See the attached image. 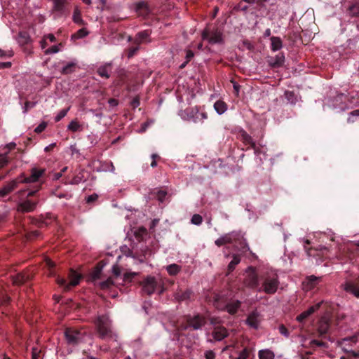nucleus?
Returning <instances> with one entry per match:
<instances>
[{
    "instance_id": "obj_28",
    "label": "nucleus",
    "mask_w": 359,
    "mask_h": 359,
    "mask_svg": "<svg viewBox=\"0 0 359 359\" xmlns=\"http://www.w3.org/2000/svg\"><path fill=\"white\" fill-rule=\"evenodd\" d=\"M192 295V292L190 290H187L184 292H178L175 294V299L178 301H187L190 299Z\"/></svg>"
},
{
    "instance_id": "obj_16",
    "label": "nucleus",
    "mask_w": 359,
    "mask_h": 359,
    "mask_svg": "<svg viewBox=\"0 0 359 359\" xmlns=\"http://www.w3.org/2000/svg\"><path fill=\"white\" fill-rule=\"evenodd\" d=\"M342 288L347 292L352 294L354 297L359 298V284L354 282H346Z\"/></svg>"
},
{
    "instance_id": "obj_52",
    "label": "nucleus",
    "mask_w": 359,
    "mask_h": 359,
    "mask_svg": "<svg viewBox=\"0 0 359 359\" xmlns=\"http://www.w3.org/2000/svg\"><path fill=\"white\" fill-rule=\"evenodd\" d=\"M309 316L307 314V313L306 311H304L302 312L301 314H299L297 317V320L299 321V322H302L304 320H305L306 318H307Z\"/></svg>"
},
{
    "instance_id": "obj_40",
    "label": "nucleus",
    "mask_w": 359,
    "mask_h": 359,
    "mask_svg": "<svg viewBox=\"0 0 359 359\" xmlns=\"http://www.w3.org/2000/svg\"><path fill=\"white\" fill-rule=\"evenodd\" d=\"M359 116V109L352 111L349 113L347 118L348 123H353L355 121V117Z\"/></svg>"
},
{
    "instance_id": "obj_63",
    "label": "nucleus",
    "mask_w": 359,
    "mask_h": 359,
    "mask_svg": "<svg viewBox=\"0 0 359 359\" xmlns=\"http://www.w3.org/2000/svg\"><path fill=\"white\" fill-rule=\"evenodd\" d=\"M100 271H101V269H96L93 273V278L94 279H96V278H99V276H100Z\"/></svg>"
},
{
    "instance_id": "obj_21",
    "label": "nucleus",
    "mask_w": 359,
    "mask_h": 359,
    "mask_svg": "<svg viewBox=\"0 0 359 359\" xmlns=\"http://www.w3.org/2000/svg\"><path fill=\"white\" fill-rule=\"evenodd\" d=\"M67 128L73 133L81 132L83 130V125L80 123L76 119H74L70 121Z\"/></svg>"
},
{
    "instance_id": "obj_6",
    "label": "nucleus",
    "mask_w": 359,
    "mask_h": 359,
    "mask_svg": "<svg viewBox=\"0 0 359 359\" xmlns=\"http://www.w3.org/2000/svg\"><path fill=\"white\" fill-rule=\"evenodd\" d=\"M241 238H243V235L240 231H232L221 236L215 241V243L217 246L221 247L226 244L235 243Z\"/></svg>"
},
{
    "instance_id": "obj_4",
    "label": "nucleus",
    "mask_w": 359,
    "mask_h": 359,
    "mask_svg": "<svg viewBox=\"0 0 359 359\" xmlns=\"http://www.w3.org/2000/svg\"><path fill=\"white\" fill-rule=\"evenodd\" d=\"M203 40H206L210 44L222 43V33L217 28H205L201 34Z\"/></svg>"
},
{
    "instance_id": "obj_38",
    "label": "nucleus",
    "mask_w": 359,
    "mask_h": 359,
    "mask_svg": "<svg viewBox=\"0 0 359 359\" xmlns=\"http://www.w3.org/2000/svg\"><path fill=\"white\" fill-rule=\"evenodd\" d=\"M202 222H203V218L198 214H194L192 216L191 219V224H193L194 225H197V226L201 224Z\"/></svg>"
},
{
    "instance_id": "obj_47",
    "label": "nucleus",
    "mask_w": 359,
    "mask_h": 359,
    "mask_svg": "<svg viewBox=\"0 0 359 359\" xmlns=\"http://www.w3.org/2000/svg\"><path fill=\"white\" fill-rule=\"evenodd\" d=\"M13 55V53L12 50H9L8 52H6L0 48V57H11Z\"/></svg>"
},
{
    "instance_id": "obj_13",
    "label": "nucleus",
    "mask_w": 359,
    "mask_h": 359,
    "mask_svg": "<svg viewBox=\"0 0 359 359\" xmlns=\"http://www.w3.org/2000/svg\"><path fill=\"white\" fill-rule=\"evenodd\" d=\"M36 205L37 202L27 199L18 203L17 210L21 212H30L36 209Z\"/></svg>"
},
{
    "instance_id": "obj_45",
    "label": "nucleus",
    "mask_w": 359,
    "mask_h": 359,
    "mask_svg": "<svg viewBox=\"0 0 359 359\" xmlns=\"http://www.w3.org/2000/svg\"><path fill=\"white\" fill-rule=\"evenodd\" d=\"M113 284H114V282H113L112 279L109 278L107 280H106L105 281L101 282L100 287L102 289H105V288L109 287Z\"/></svg>"
},
{
    "instance_id": "obj_61",
    "label": "nucleus",
    "mask_w": 359,
    "mask_h": 359,
    "mask_svg": "<svg viewBox=\"0 0 359 359\" xmlns=\"http://www.w3.org/2000/svg\"><path fill=\"white\" fill-rule=\"evenodd\" d=\"M194 54L192 50H188L186 53V58L187 60V62L189 61L193 57Z\"/></svg>"
},
{
    "instance_id": "obj_17",
    "label": "nucleus",
    "mask_w": 359,
    "mask_h": 359,
    "mask_svg": "<svg viewBox=\"0 0 359 359\" xmlns=\"http://www.w3.org/2000/svg\"><path fill=\"white\" fill-rule=\"evenodd\" d=\"M320 277H317L313 275L306 278L305 281L303 282L304 289L306 290H311L313 289L319 283Z\"/></svg>"
},
{
    "instance_id": "obj_31",
    "label": "nucleus",
    "mask_w": 359,
    "mask_h": 359,
    "mask_svg": "<svg viewBox=\"0 0 359 359\" xmlns=\"http://www.w3.org/2000/svg\"><path fill=\"white\" fill-rule=\"evenodd\" d=\"M166 270L170 275L175 276L180 271L181 266L176 264H172L167 266Z\"/></svg>"
},
{
    "instance_id": "obj_22",
    "label": "nucleus",
    "mask_w": 359,
    "mask_h": 359,
    "mask_svg": "<svg viewBox=\"0 0 359 359\" xmlns=\"http://www.w3.org/2000/svg\"><path fill=\"white\" fill-rule=\"evenodd\" d=\"M77 62L76 60L67 62L62 69L61 73L62 74H69L75 72Z\"/></svg>"
},
{
    "instance_id": "obj_64",
    "label": "nucleus",
    "mask_w": 359,
    "mask_h": 359,
    "mask_svg": "<svg viewBox=\"0 0 359 359\" xmlns=\"http://www.w3.org/2000/svg\"><path fill=\"white\" fill-rule=\"evenodd\" d=\"M108 103H109V104L110 106H111V107H116V106H117V105H118V102L117 100H116V99H113V98H112V99L109 100Z\"/></svg>"
},
{
    "instance_id": "obj_53",
    "label": "nucleus",
    "mask_w": 359,
    "mask_h": 359,
    "mask_svg": "<svg viewBox=\"0 0 359 359\" xmlns=\"http://www.w3.org/2000/svg\"><path fill=\"white\" fill-rule=\"evenodd\" d=\"M35 104V102H26L24 107V113H27V110L30 108L34 107Z\"/></svg>"
},
{
    "instance_id": "obj_2",
    "label": "nucleus",
    "mask_w": 359,
    "mask_h": 359,
    "mask_svg": "<svg viewBox=\"0 0 359 359\" xmlns=\"http://www.w3.org/2000/svg\"><path fill=\"white\" fill-rule=\"evenodd\" d=\"M178 114L182 120L195 123H202L208 118L207 113L197 106L180 110Z\"/></svg>"
},
{
    "instance_id": "obj_58",
    "label": "nucleus",
    "mask_w": 359,
    "mask_h": 359,
    "mask_svg": "<svg viewBox=\"0 0 359 359\" xmlns=\"http://www.w3.org/2000/svg\"><path fill=\"white\" fill-rule=\"evenodd\" d=\"M46 265L49 268L52 269L55 266V264L53 261H51L50 259L46 258L45 259Z\"/></svg>"
},
{
    "instance_id": "obj_10",
    "label": "nucleus",
    "mask_w": 359,
    "mask_h": 359,
    "mask_svg": "<svg viewBox=\"0 0 359 359\" xmlns=\"http://www.w3.org/2000/svg\"><path fill=\"white\" fill-rule=\"evenodd\" d=\"M158 285L156 278L152 276L147 277L142 283L143 291L149 295L155 292Z\"/></svg>"
},
{
    "instance_id": "obj_19",
    "label": "nucleus",
    "mask_w": 359,
    "mask_h": 359,
    "mask_svg": "<svg viewBox=\"0 0 359 359\" xmlns=\"http://www.w3.org/2000/svg\"><path fill=\"white\" fill-rule=\"evenodd\" d=\"M285 61V56L283 53H279L274 57H270L268 62L272 67H279L282 66Z\"/></svg>"
},
{
    "instance_id": "obj_59",
    "label": "nucleus",
    "mask_w": 359,
    "mask_h": 359,
    "mask_svg": "<svg viewBox=\"0 0 359 359\" xmlns=\"http://www.w3.org/2000/svg\"><path fill=\"white\" fill-rule=\"evenodd\" d=\"M46 39H48L50 42H55L56 41L55 36L53 34H48L44 35Z\"/></svg>"
},
{
    "instance_id": "obj_14",
    "label": "nucleus",
    "mask_w": 359,
    "mask_h": 359,
    "mask_svg": "<svg viewBox=\"0 0 359 359\" xmlns=\"http://www.w3.org/2000/svg\"><path fill=\"white\" fill-rule=\"evenodd\" d=\"M20 183H21V182L20 180V177H18L10 181L7 184L0 189V196L4 197L7 196L9 193L17 188Z\"/></svg>"
},
{
    "instance_id": "obj_9",
    "label": "nucleus",
    "mask_w": 359,
    "mask_h": 359,
    "mask_svg": "<svg viewBox=\"0 0 359 359\" xmlns=\"http://www.w3.org/2000/svg\"><path fill=\"white\" fill-rule=\"evenodd\" d=\"M30 172L31 175L29 177H25L24 174H22L18 177H20L21 183L27 184L37 182L39 180V178L43 175L45 170L33 168L31 169Z\"/></svg>"
},
{
    "instance_id": "obj_42",
    "label": "nucleus",
    "mask_w": 359,
    "mask_h": 359,
    "mask_svg": "<svg viewBox=\"0 0 359 359\" xmlns=\"http://www.w3.org/2000/svg\"><path fill=\"white\" fill-rule=\"evenodd\" d=\"M322 304V302L317 303L316 304L309 307L306 311H305L309 316L311 315L313 313L316 311Z\"/></svg>"
},
{
    "instance_id": "obj_35",
    "label": "nucleus",
    "mask_w": 359,
    "mask_h": 359,
    "mask_svg": "<svg viewBox=\"0 0 359 359\" xmlns=\"http://www.w3.org/2000/svg\"><path fill=\"white\" fill-rule=\"evenodd\" d=\"M70 109V107L60 110L57 114L55 116V121L58 122L62 120L65 116H67L68 111Z\"/></svg>"
},
{
    "instance_id": "obj_5",
    "label": "nucleus",
    "mask_w": 359,
    "mask_h": 359,
    "mask_svg": "<svg viewBox=\"0 0 359 359\" xmlns=\"http://www.w3.org/2000/svg\"><path fill=\"white\" fill-rule=\"evenodd\" d=\"M243 283L250 288L258 289L259 287V276L255 267L249 266L245 269Z\"/></svg>"
},
{
    "instance_id": "obj_26",
    "label": "nucleus",
    "mask_w": 359,
    "mask_h": 359,
    "mask_svg": "<svg viewBox=\"0 0 359 359\" xmlns=\"http://www.w3.org/2000/svg\"><path fill=\"white\" fill-rule=\"evenodd\" d=\"M111 71V65L107 64L101 66L97 69V74L101 76L106 79L109 78V72Z\"/></svg>"
},
{
    "instance_id": "obj_33",
    "label": "nucleus",
    "mask_w": 359,
    "mask_h": 359,
    "mask_svg": "<svg viewBox=\"0 0 359 359\" xmlns=\"http://www.w3.org/2000/svg\"><path fill=\"white\" fill-rule=\"evenodd\" d=\"M240 262H241L240 257L237 255H233L232 260L230 262V263L228 265L229 271H232L233 270H234L236 266L238 265L240 263Z\"/></svg>"
},
{
    "instance_id": "obj_39",
    "label": "nucleus",
    "mask_w": 359,
    "mask_h": 359,
    "mask_svg": "<svg viewBox=\"0 0 359 359\" xmlns=\"http://www.w3.org/2000/svg\"><path fill=\"white\" fill-rule=\"evenodd\" d=\"M250 355V350L248 348H244L239 352L236 359H248Z\"/></svg>"
},
{
    "instance_id": "obj_29",
    "label": "nucleus",
    "mask_w": 359,
    "mask_h": 359,
    "mask_svg": "<svg viewBox=\"0 0 359 359\" xmlns=\"http://www.w3.org/2000/svg\"><path fill=\"white\" fill-rule=\"evenodd\" d=\"M29 278V277L28 275H25L24 273H18L13 277V283L15 285H20L28 280Z\"/></svg>"
},
{
    "instance_id": "obj_11",
    "label": "nucleus",
    "mask_w": 359,
    "mask_h": 359,
    "mask_svg": "<svg viewBox=\"0 0 359 359\" xmlns=\"http://www.w3.org/2000/svg\"><path fill=\"white\" fill-rule=\"evenodd\" d=\"M261 321V315L257 311H254L248 315L245 323L249 327L257 330L259 328Z\"/></svg>"
},
{
    "instance_id": "obj_50",
    "label": "nucleus",
    "mask_w": 359,
    "mask_h": 359,
    "mask_svg": "<svg viewBox=\"0 0 359 359\" xmlns=\"http://www.w3.org/2000/svg\"><path fill=\"white\" fill-rule=\"evenodd\" d=\"M137 275V273H135V272L126 273L124 274V280L125 281H130L131 279Z\"/></svg>"
},
{
    "instance_id": "obj_27",
    "label": "nucleus",
    "mask_w": 359,
    "mask_h": 359,
    "mask_svg": "<svg viewBox=\"0 0 359 359\" xmlns=\"http://www.w3.org/2000/svg\"><path fill=\"white\" fill-rule=\"evenodd\" d=\"M330 325L327 318H323L320 320L318 332L320 334H326L329 330Z\"/></svg>"
},
{
    "instance_id": "obj_46",
    "label": "nucleus",
    "mask_w": 359,
    "mask_h": 359,
    "mask_svg": "<svg viewBox=\"0 0 359 359\" xmlns=\"http://www.w3.org/2000/svg\"><path fill=\"white\" fill-rule=\"evenodd\" d=\"M47 127V123L46 122H42L35 129H34V131L36 133H40L41 132H43L46 128Z\"/></svg>"
},
{
    "instance_id": "obj_37",
    "label": "nucleus",
    "mask_w": 359,
    "mask_h": 359,
    "mask_svg": "<svg viewBox=\"0 0 359 359\" xmlns=\"http://www.w3.org/2000/svg\"><path fill=\"white\" fill-rule=\"evenodd\" d=\"M73 20L75 23L83 25V20L81 18V13L78 9H75L73 14Z\"/></svg>"
},
{
    "instance_id": "obj_25",
    "label": "nucleus",
    "mask_w": 359,
    "mask_h": 359,
    "mask_svg": "<svg viewBox=\"0 0 359 359\" xmlns=\"http://www.w3.org/2000/svg\"><path fill=\"white\" fill-rule=\"evenodd\" d=\"M271 48L273 51H278L282 48V41L279 37L272 36L271 38Z\"/></svg>"
},
{
    "instance_id": "obj_44",
    "label": "nucleus",
    "mask_w": 359,
    "mask_h": 359,
    "mask_svg": "<svg viewBox=\"0 0 359 359\" xmlns=\"http://www.w3.org/2000/svg\"><path fill=\"white\" fill-rule=\"evenodd\" d=\"M167 195V192L165 191H163V190H158L157 192H156V198L157 199L161 202H163L165 198V196Z\"/></svg>"
},
{
    "instance_id": "obj_43",
    "label": "nucleus",
    "mask_w": 359,
    "mask_h": 359,
    "mask_svg": "<svg viewBox=\"0 0 359 359\" xmlns=\"http://www.w3.org/2000/svg\"><path fill=\"white\" fill-rule=\"evenodd\" d=\"M7 154L8 152L4 154H0V168H2L7 165L8 162Z\"/></svg>"
},
{
    "instance_id": "obj_30",
    "label": "nucleus",
    "mask_w": 359,
    "mask_h": 359,
    "mask_svg": "<svg viewBox=\"0 0 359 359\" xmlns=\"http://www.w3.org/2000/svg\"><path fill=\"white\" fill-rule=\"evenodd\" d=\"M89 34L88 31L86 28H81L79 29L76 33L72 35V39L76 40L82 39Z\"/></svg>"
},
{
    "instance_id": "obj_55",
    "label": "nucleus",
    "mask_w": 359,
    "mask_h": 359,
    "mask_svg": "<svg viewBox=\"0 0 359 359\" xmlns=\"http://www.w3.org/2000/svg\"><path fill=\"white\" fill-rule=\"evenodd\" d=\"M350 11L353 12V14L357 15L359 14V6L357 5H353L350 7Z\"/></svg>"
},
{
    "instance_id": "obj_57",
    "label": "nucleus",
    "mask_w": 359,
    "mask_h": 359,
    "mask_svg": "<svg viewBox=\"0 0 359 359\" xmlns=\"http://www.w3.org/2000/svg\"><path fill=\"white\" fill-rule=\"evenodd\" d=\"M19 36L23 39L25 43H27L29 40V36L26 32H20Z\"/></svg>"
},
{
    "instance_id": "obj_56",
    "label": "nucleus",
    "mask_w": 359,
    "mask_h": 359,
    "mask_svg": "<svg viewBox=\"0 0 359 359\" xmlns=\"http://www.w3.org/2000/svg\"><path fill=\"white\" fill-rule=\"evenodd\" d=\"M133 108H137L140 105V100L138 97L134 98L130 103Z\"/></svg>"
},
{
    "instance_id": "obj_18",
    "label": "nucleus",
    "mask_w": 359,
    "mask_h": 359,
    "mask_svg": "<svg viewBox=\"0 0 359 359\" xmlns=\"http://www.w3.org/2000/svg\"><path fill=\"white\" fill-rule=\"evenodd\" d=\"M205 319L199 315L195 316L189 320L188 327H192L194 330H199L205 324Z\"/></svg>"
},
{
    "instance_id": "obj_20",
    "label": "nucleus",
    "mask_w": 359,
    "mask_h": 359,
    "mask_svg": "<svg viewBox=\"0 0 359 359\" xmlns=\"http://www.w3.org/2000/svg\"><path fill=\"white\" fill-rule=\"evenodd\" d=\"M228 336V331L223 327H217L212 332V337L217 341H221Z\"/></svg>"
},
{
    "instance_id": "obj_49",
    "label": "nucleus",
    "mask_w": 359,
    "mask_h": 359,
    "mask_svg": "<svg viewBox=\"0 0 359 359\" xmlns=\"http://www.w3.org/2000/svg\"><path fill=\"white\" fill-rule=\"evenodd\" d=\"M112 273L116 276H119L121 275V268L119 267V266L118 264H114L112 266Z\"/></svg>"
},
{
    "instance_id": "obj_7",
    "label": "nucleus",
    "mask_w": 359,
    "mask_h": 359,
    "mask_svg": "<svg viewBox=\"0 0 359 359\" xmlns=\"http://www.w3.org/2000/svg\"><path fill=\"white\" fill-rule=\"evenodd\" d=\"M220 296L215 295L214 305L219 310L226 309L229 313L234 314L238 311L241 305L240 301H235L227 304L220 303Z\"/></svg>"
},
{
    "instance_id": "obj_51",
    "label": "nucleus",
    "mask_w": 359,
    "mask_h": 359,
    "mask_svg": "<svg viewBox=\"0 0 359 359\" xmlns=\"http://www.w3.org/2000/svg\"><path fill=\"white\" fill-rule=\"evenodd\" d=\"M205 358L206 359H215V353L214 351H212L211 350L206 351L205 352Z\"/></svg>"
},
{
    "instance_id": "obj_1",
    "label": "nucleus",
    "mask_w": 359,
    "mask_h": 359,
    "mask_svg": "<svg viewBox=\"0 0 359 359\" xmlns=\"http://www.w3.org/2000/svg\"><path fill=\"white\" fill-rule=\"evenodd\" d=\"M99 337L102 339H114L117 341V335L112 330L111 320L106 315L99 316L95 321Z\"/></svg>"
},
{
    "instance_id": "obj_34",
    "label": "nucleus",
    "mask_w": 359,
    "mask_h": 359,
    "mask_svg": "<svg viewBox=\"0 0 359 359\" xmlns=\"http://www.w3.org/2000/svg\"><path fill=\"white\" fill-rule=\"evenodd\" d=\"M53 8L56 11L62 12L64 9L65 0H53Z\"/></svg>"
},
{
    "instance_id": "obj_41",
    "label": "nucleus",
    "mask_w": 359,
    "mask_h": 359,
    "mask_svg": "<svg viewBox=\"0 0 359 359\" xmlns=\"http://www.w3.org/2000/svg\"><path fill=\"white\" fill-rule=\"evenodd\" d=\"M59 46H61V44L55 45L52 46L50 48L46 49L44 51L45 55H49V54H55L60 51Z\"/></svg>"
},
{
    "instance_id": "obj_12",
    "label": "nucleus",
    "mask_w": 359,
    "mask_h": 359,
    "mask_svg": "<svg viewBox=\"0 0 359 359\" xmlns=\"http://www.w3.org/2000/svg\"><path fill=\"white\" fill-rule=\"evenodd\" d=\"M66 339L69 344H77L82 339V334L76 330L67 329L65 332Z\"/></svg>"
},
{
    "instance_id": "obj_24",
    "label": "nucleus",
    "mask_w": 359,
    "mask_h": 359,
    "mask_svg": "<svg viewBox=\"0 0 359 359\" xmlns=\"http://www.w3.org/2000/svg\"><path fill=\"white\" fill-rule=\"evenodd\" d=\"M259 359H274L275 354L270 349H262L258 352Z\"/></svg>"
},
{
    "instance_id": "obj_15",
    "label": "nucleus",
    "mask_w": 359,
    "mask_h": 359,
    "mask_svg": "<svg viewBox=\"0 0 359 359\" xmlns=\"http://www.w3.org/2000/svg\"><path fill=\"white\" fill-rule=\"evenodd\" d=\"M349 343H351V344H355L356 343L355 338V337H351V338H344V339H343L341 341V342H340V345H341V347L342 350L344 352L351 353L355 358H357V357L359 358V351L358 352H355V351H353L351 349H350L349 347H348Z\"/></svg>"
},
{
    "instance_id": "obj_48",
    "label": "nucleus",
    "mask_w": 359,
    "mask_h": 359,
    "mask_svg": "<svg viewBox=\"0 0 359 359\" xmlns=\"http://www.w3.org/2000/svg\"><path fill=\"white\" fill-rule=\"evenodd\" d=\"M279 332L280 333L285 336V337H289V332L287 330V329L283 325H280L279 326Z\"/></svg>"
},
{
    "instance_id": "obj_62",
    "label": "nucleus",
    "mask_w": 359,
    "mask_h": 359,
    "mask_svg": "<svg viewBox=\"0 0 359 359\" xmlns=\"http://www.w3.org/2000/svg\"><path fill=\"white\" fill-rule=\"evenodd\" d=\"M15 147H16V144H15V142H10V143L7 144L6 145V148H7V149H8V153L9 152V151H11V150H12V149H15Z\"/></svg>"
},
{
    "instance_id": "obj_3",
    "label": "nucleus",
    "mask_w": 359,
    "mask_h": 359,
    "mask_svg": "<svg viewBox=\"0 0 359 359\" xmlns=\"http://www.w3.org/2000/svg\"><path fill=\"white\" fill-rule=\"evenodd\" d=\"M262 286L257 289L258 292H264L269 294H273L276 292L280 285L278 276L273 272L266 273L262 278Z\"/></svg>"
},
{
    "instance_id": "obj_8",
    "label": "nucleus",
    "mask_w": 359,
    "mask_h": 359,
    "mask_svg": "<svg viewBox=\"0 0 359 359\" xmlns=\"http://www.w3.org/2000/svg\"><path fill=\"white\" fill-rule=\"evenodd\" d=\"M81 276L74 271H71L69 273V283H67L66 280L62 278L57 279V284L63 287L65 290H69L72 287L76 286L79 283Z\"/></svg>"
},
{
    "instance_id": "obj_60",
    "label": "nucleus",
    "mask_w": 359,
    "mask_h": 359,
    "mask_svg": "<svg viewBox=\"0 0 359 359\" xmlns=\"http://www.w3.org/2000/svg\"><path fill=\"white\" fill-rule=\"evenodd\" d=\"M11 67V62H0V69L9 68Z\"/></svg>"
},
{
    "instance_id": "obj_36",
    "label": "nucleus",
    "mask_w": 359,
    "mask_h": 359,
    "mask_svg": "<svg viewBox=\"0 0 359 359\" xmlns=\"http://www.w3.org/2000/svg\"><path fill=\"white\" fill-rule=\"evenodd\" d=\"M85 181L84 176L82 172H80L79 174L76 175L70 182L71 184H78L82 182Z\"/></svg>"
},
{
    "instance_id": "obj_32",
    "label": "nucleus",
    "mask_w": 359,
    "mask_h": 359,
    "mask_svg": "<svg viewBox=\"0 0 359 359\" xmlns=\"http://www.w3.org/2000/svg\"><path fill=\"white\" fill-rule=\"evenodd\" d=\"M150 32L147 30L139 32L137 34L136 41L138 44L143 43L149 36Z\"/></svg>"
},
{
    "instance_id": "obj_23",
    "label": "nucleus",
    "mask_w": 359,
    "mask_h": 359,
    "mask_svg": "<svg viewBox=\"0 0 359 359\" xmlns=\"http://www.w3.org/2000/svg\"><path fill=\"white\" fill-rule=\"evenodd\" d=\"M214 109L219 115L226 112L228 109L227 104L222 100H217L214 104Z\"/></svg>"
},
{
    "instance_id": "obj_54",
    "label": "nucleus",
    "mask_w": 359,
    "mask_h": 359,
    "mask_svg": "<svg viewBox=\"0 0 359 359\" xmlns=\"http://www.w3.org/2000/svg\"><path fill=\"white\" fill-rule=\"evenodd\" d=\"M138 49H139V46L130 48L128 50V57H132L135 54V53L138 50Z\"/></svg>"
}]
</instances>
